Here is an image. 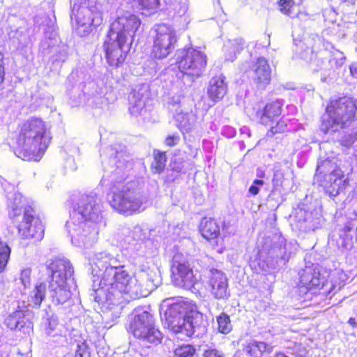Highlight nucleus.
Returning a JSON list of instances; mask_svg holds the SVG:
<instances>
[{
	"label": "nucleus",
	"mask_w": 357,
	"mask_h": 357,
	"mask_svg": "<svg viewBox=\"0 0 357 357\" xmlns=\"http://www.w3.org/2000/svg\"><path fill=\"white\" fill-rule=\"evenodd\" d=\"M71 282H49V293L54 305H62L71 297Z\"/></svg>",
	"instance_id": "5701e85b"
},
{
	"label": "nucleus",
	"mask_w": 357,
	"mask_h": 357,
	"mask_svg": "<svg viewBox=\"0 0 357 357\" xmlns=\"http://www.w3.org/2000/svg\"><path fill=\"white\" fill-rule=\"evenodd\" d=\"M307 222H308V220H307V218H305V219L304 220V223H307Z\"/></svg>",
	"instance_id": "338daca9"
},
{
	"label": "nucleus",
	"mask_w": 357,
	"mask_h": 357,
	"mask_svg": "<svg viewBox=\"0 0 357 357\" xmlns=\"http://www.w3.org/2000/svg\"><path fill=\"white\" fill-rule=\"evenodd\" d=\"M350 73L353 78L357 79V62L351 63L349 66Z\"/></svg>",
	"instance_id": "5fc2aeb1"
},
{
	"label": "nucleus",
	"mask_w": 357,
	"mask_h": 357,
	"mask_svg": "<svg viewBox=\"0 0 357 357\" xmlns=\"http://www.w3.org/2000/svg\"><path fill=\"white\" fill-rule=\"evenodd\" d=\"M218 329L223 334L229 333L231 330V324L229 317L225 313H221L217 317Z\"/></svg>",
	"instance_id": "e433bc0d"
},
{
	"label": "nucleus",
	"mask_w": 357,
	"mask_h": 357,
	"mask_svg": "<svg viewBox=\"0 0 357 357\" xmlns=\"http://www.w3.org/2000/svg\"><path fill=\"white\" fill-rule=\"evenodd\" d=\"M45 333L48 336L54 337L59 335L61 333L58 317L52 314L48 317L45 324Z\"/></svg>",
	"instance_id": "f704fd0d"
},
{
	"label": "nucleus",
	"mask_w": 357,
	"mask_h": 357,
	"mask_svg": "<svg viewBox=\"0 0 357 357\" xmlns=\"http://www.w3.org/2000/svg\"><path fill=\"white\" fill-rule=\"evenodd\" d=\"M282 102L276 100L267 104L264 108L261 114V123L271 126L275 118L278 117L282 111Z\"/></svg>",
	"instance_id": "cd10ccee"
},
{
	"label": "nucleus",
	"mask_w": 357,
	"mask_h": 357,
	"mask_svg": "<svg viewBox=\"0 0 357 357\" xmlns=\"http://www.w3.org/2000/svg\"><path fill=\"white\" fill-rule=\"evenodd\" d=\"M149 97V89L146 84L135 86L129 95V111L130 114L137 116L145 112Z\"/></svg>",
	"instance_id": "4be33fe9"
},
{
	"label": "nucleus",
	"mask_w": 357,
	"mask_h": 357,
	"mask_svg": "<svg viewBox=\"0 0 357 357\" xmlns=\"http://www.w3.org/2000/svg\"><path fill=\"white\" fill-rule=\"evenodd\" d=\"M348 323L353 327H357V319L356 318H350Z\"/></svg>",
	"instance_id": "4d7b16f0"
},
{
	"label": "nucleus",
	"mask_w": 357,
	"mask_h": 357,
	"mask_svg": "<svg viewBox=\"0 0 357 357\" xmlns=\"http://www.w3.org/2000/svg\"><path fill=\"white\" fill-rule=\"evenodd\" d=\"M180 140L178 135H169L165 139V144L169 146H174L176 145Z\"/></svg>",
	"instance_id": "603ef678"
},
{
	"label": "nucleus",
	"mask_w": 357,
	"mask_h": 357,
	"mask_svg": "<svg viewBox=\"0 0 357 357\" xmlns=\"http://www.w3.org/2000/svg\"><path fill=\"white\" fill-rule=\"evenodd\" d=\"M131 43L119 36L108 33L103 44L105 58L111 66L117 67L122 64L130 50Z\"/></svg>",
	"instance_id": "2eb2a0df"
},
{
	"label": "nucleus",
	"mask_w": 357,
	"mask_h": 357,
	"mask_svg": "<svg viewBox=\"0 0 357 357\" xmlns=\"http://www.w3.org/2000/svg\"><path fill=\"white\" fill-rule=\"evenodd\" d=\"M103 226L71 215L66 224L72 244L83 248H91L97 242L99 230Z\"/></svg>",
	"instance_id": "6e6552de"
},
{
	"label": "nucleus",
	"mask_w": 357,
	"mask_h": 357,
	"mask_svg": "<svg viewBox=\"0 0 357 357\" xmlns=\"http://www.w3.org/2000/svg\"><path fill=\"white\" fill-rule=\"evenodd\" d=\"M222 135L231 138L235 136L236 135V130L231 126H225L222 128Z\"/></svg>",
	"instance_id": "8fccbe9b"
},
{
	"label": "nucleus",
	"mask_w": 357,
	"mask_h": 357,
	"mask_svg": "<svg viewBox=\"0 0 357 357\" xmlns=\"http://www.w3.org/2000/svg\"><path fill=\"white\" fill-rule=\"evenodd\" d=\"M344 1L352 5L354 4L356 0H344Z\"/></svg>",
	"instance_id": "680f3d73"
},
{
	"label": "nucleus",
	"mask_w": 357,
	"mask_h": 357,
	"mask_svg": "<svg viewBox=\"0 0 357 357\" xmlns=\"http://www.w3.org/2000/svg\"><path fill=\"white\" fill-rule=\"evenodd\" d=\"M317 42H318L319 43H321L320 39H319V38H318V39H317Z\"/></svg>",
	"instance_id": "774afa93"
},
{
	"label": "nucleus",
	"mask_w": 357,
	"mask_h": 357,
	"mask_svg": "<svg viewBox=\"0 0 357 357\" xmlns=\"http://www.w3.org/2000/svg\"><path fill=\"white\" fill-rule=\"evenodd\" d=\"M45 295L46 285L44 283L36 285L29 296V305L33 307H39L45 299Z\"/></svg>",
	"instance_id": "2f4dec72"
},
{
	"label": "nucleus",
	"mask_w": 357,
	"mask_h": 357,
	"mask_svg": "<svg viewBox=\"0 0 357 357\" xmlns=\"http://www.w3.org/2000/svg\"><path fill=\"white\" fill-rule=\"evenodd\" d=\"M227 92L225 77L223 75L213 77L209 82L207 93L211 100L217 102L221 100Z\"/></svg>",
	"instance_id": "a878e982"
},
{
	"label": "nucleus",
	"mask_w": 357,
	"mask_h": 357,
	"mask_svg": "<svg viewBox=\"0 0 357 357\" xmlns=\"http://www.w3.org/2000/svg\"><path fill=\"white\" fill-rule=\"evenodd\" d=\"M105 87L103 83L98 84L92 81L84 86V91L87 96L89 104L96 107H102L107 104V98L104 96Z\"/></svg>",
	"instance_id": "b1692460"
},
{
	"label": "nucleus",
	"mask_w": 357,
	"mask_h": 357,
	"mask_svg": "<svg viewBox=\"0 0 357 357\" xmlns=\"http://www.w3.org/2000/svg\"><path fill=\"white\" fill-rule=\"evenodd\" d=\"M337 162L335 157L320 158L314 176V179L331 197L340 195L349 184L342 171L337 167Z\"/></svg>",
	"instance_id": "0eeeda50"
},
{
	"label": "nucleus",
	"mask_w": 357,
	"mask_h": 357,
	"mask_svg": "<svg viewBox=\"0 0 357 357\" xmlns=\"http://www.w3.org/2000/svg\"><path fill=\"white\" fill-rule=\"evenodd\" d=\"M165 162L166 157L165 153L161 152H155L154 160L151 164V168L155 173H160L164 169Z\"/></svg>",
	"instance_id": "4c0bfd02"
},
{
	"label": "nucleus",
	"mask_w": 357,
	"mask_h": 357,
	"mask_svg": "<svg viewBox=\"0 0 357 357\" xmlns=\"http://www.w3.org/2000/svg\"><path fill=\"white\" fill-rule=\"evenodd\" d=\"M347 223L344 227V236L343 237L342 246L349 250L353 247V238L351 236L347 234L357 222V213L355 210L348 211L346 213Z\"/></svg>",
	"instance_id": "c85d7f7f"
},
{
	"label": "nucleus",
	"mask_w": 357,
	"mask_h": 357,
	"mask_svg": "<svg viewBox=\"0 0 357 357\" xmlns=\"http://www.w3.org/2000/svg\"><path fill=\"white\" fill-rule=\"evenodd\" d=\"M272 347L263 342H252L245 347V351L251 357H261L264 353L270 354Z\"/></svg>",
	"instance_id": "473e14b6"
},
{
	"label": "nucleus",
	"mask_w": 357,
	"mask_h": 357,
	"mask_svg": "<svg viewBox=\"0 0 357 357\" xmlns=\"http://www.w3.org/2000/svg\"><path fill=\"white\" fill-rule=\"evenodd\" d=\"M56 43V40L55 38H47L41 41L40 45V50L43 52V54L48 53V50L50 47H53Z\"/></svg>",
	"instance_id": "c03bdc74"
},
{
	"label": "nucleus",
	"mask_w": 357,
	"mask_h": 357,
	"mask_svg": "<svg viewBox=\"0 0 357 357\" xmlns=\"http://www.w3.org/2000/svg\"><path fill=\"white\" fill-rule=\"evenodd\" d=\"M285 181L284 172L282 169H275L273 173L272 183L274 189L276 190L283 185Z\"/></svg>",
	"instance_id": "79ce46f5"
},
{
	"label": "nucleus",
	"mask_w": 357,
	"mask_h": 357,
	"mask_svg": "<svg viewBox=\"0 0 357 357\" xmlns=\"http://www.w3.org/2000/svg\"><path fill=\"white\" fill-rule=\"evenodd\" d=\"M107 0H75L71 8V20L75 21V31L81 37L91 31V26L102 22V2Z\"/></svg>",
	"instance_id": "39448f33"
},
{
	"label": "nucleus",
	"mask_w": 357,
	"mask_h": 357,
	"mask_svg": "<svg viewBox=\"0 0 357 357\" xmlns=\"http://www.w3.org/2000/svg\"><path fill=\"white\" fill-rule=\"evenodd\" d=\"M50 140L46 123L40 118H29L20 127L15 154L23 160L38 161Z\"/></svg>",
	"instance_id": "7ed1b4c3"
},
{
	"label": "nucleus",
	"mask_w": 357,
	"mask_h": 357,
	"mask_svg": "<svg viewBox=\"0 0 357 357\" xmlns=\"http://www.w3.org/2000/svg\"><path fill=\"white\" fill-rule=\"evenodd\" d=\"M195 353V349L190 344H184L175 349L174 357H192Z\"/></svg>",
	"instance_id": "ea45409f"
},
{
	"label": "nucleus",
	"mask_w": 357,
	"mask_h": 357,
	"mask_svg": "<svg viewBox=\"0 0 357 357\" xmlns=\"http://www.w3.org/2000/svg\"><path fill=\"white\" fill-rule=\"evenodd\" d=\"M68 57V53L66 49L59 50V52L53 57V63H57L60 66L61 63L66 61Z\"/></svg>",
	"instance_id": "de8ad7c7"
},
{
	"label": "nucleus",
	"mask_w": 357,
	"mask_h": 357,
	"mask_svg": "<svg viewBox=\"0 0 357 357\" xmlns=\"http://www.w3.org/2000/svg\"><path fill=\"white\" fill-rule=\"evenodd\" d=\"M176 63L182 76L186 75L197 77L202 75L206 65V57L198 50L183 49L177 51Z\"/></svg>",
	"instance_id": "f8f14e48"
},
{
	"label": "nucleus",
	"mask_w": 357,
	"mask_h": 357,
	"mask_svg": "<svg viewBox=\"0 0 357 357\" xmlns=\"http://www.w3.org/2000/svg\"><path fill=\"white\" fill-rule=\"evenodd\" d=\"M264 185V181L261 179H255L249 188V192L252 195H256L259 191L261 186Z\"/></svg>",
	"instance_id": "09e8293b"
},
{
	"label": "nucleus",
	"mask_w": 357,
	"mask_h": 357,
	"mask_svg": "<svg viewBox=\"0 0 357 357\" xmlns=\"http://www.w3.org/2000/svg\"><path fill=\"white\" fill-rule=\"evenodd\" d=\"M153 54L158 59H163L174 49L177 38L175 30L169 25L162 24L155 26Z\"/></svg>",
	"instance_id": "ddd939ff"
},
{
	"label": "nucleus",
	"mask_w": 357,
	"mask_h": 357,
	"mask_svg": "<svg viewBox=\"0 0 357 357\" xmlns=\"http://www.w3.org/2000/svg\"><path fill=\"white\" fill-rule=\"evenodd\" d=\"M257 176L259 178H264L265 176V172L263 169H257Z\"/></svg>",
	"instance_id": "13d9d810"
},
{
	"label": "nucleus",
	"mask_w": 357,
	"mask_h": 357,
	"mask_svg": "<svg viewBox=\"0 0 357 357\" xmlns=\"http://www.w3.org/2000/svg\"><path fill=\"white\" fill-rule=\"evenodd\" d=\"M9 215L15 218L19 215L22 211V195L20 193L12 194L8 197Z\"/></svg>",
	"instance_id": "c9c22d12"
},
{
	"label": "nucleus",
	"mask_w": 357,
	"mask_h": 357,
	"mask_svg": "<svg viewBox=\"0 0 357 357\" xmlns=\"http://www.w3.org/2000/svg\"><path fill=\"white\" fill-rule=\"evenodd\" d=\"M241 133H246L248 136L250 135V130L247 127H243L241 128Z\"/></svg>",
	"instance_id": "052dcab7"
},
{
	"label": "nucleus",
	"mask_w": 357,
	"mask_h": 357,
	"mask_svg": "<svg viewBox=\"0 0 357 357\" xmlns=\"http://www.w3.org/2000/svg\"><path fill=\"white\" fill-rule=\"evenodd\" d=\"M141 26V20L136 15L126 12L117 17L110 26L109 33L132 44L134 36Z\"/></svg>",
	"instance_id": "4468645a"
},
{
	"label": "nucleus",
	"mask_w": 357,
	"mask_h": 357,
	"mask_svg": "<svg viewBox=\"0 0 357 357\" xmlns=\"http://www.w3.org/2000/svg\"><path fill=\"white\" fill-rule=\"evenodd\" d=\"M208 279V290L215 298L225 299L229 297L228 280L224 273L218 269H211Z\"/></svg>",
	"instance_id": "412c9836"
},
{
	"label": "nucleus",
	"mask_w": 357,
	"mask_h": 357,
	"mask_svg": "<svg viewBox=\"0 0 357 357\" xmlns=\"http://www.w3.org/2000/svg\"><path fill=\"white\" fill-rule=\"evenodd\" d=\"M188 9V6L186 3V0H185V2H183L182 3V5L181 6V7H180L179 10L177 11V13L179 15H183L187 12Z\"/></svg>",
	"instance_id": "6e6d98bb"
},
{
	"label": "nucleus",
	"mask_w": 357,
	"mask_h": 357,
	"mask_svg": "<svg viewBox=\"0 0 357 357\" xmlns=\"http://www.w3.org/2000/svg\"><path fill=\"white\" fill-rule=\"evenodd\" d=\"M262 108V105H259V102H257L255 105L246 107L245 113L250 119L259 121L261 123Z\"/></svg>",
	"instance_id": "58836bf2"
},
{
	"label": "nucleus",
	"mask_w": 357,
	"mask_h": 357,
	"mask_svg": "<svg viewBox=\"0 0 357 357\" xmlns=\"http://www.w3.org/2000/svg\"><path fill=\"white\" fill-rule=\"evenodd\" d=\"M181 77H177V79H176V85L177 86H180L181 84H182V82L179 80Z\"/></svg>",
	"instance_id": "e2e57ef3"
},
{
	"label": "nucleus",
	"mask_w": 357,
	"mask_h": 357,
	"mask_svg": "<svg viewBox=\"0 0 357 357\" xmlns=\"http://www.w3.org/2000/svg\"><path fill=\"white\" fill-rule=\"evenodd\" d=\"M217 251H218V252H222V251H223V248H222V247H221V248H217Z\"/></svg>",
	"instance_id": "69168bd1"
},
{
	"label": "nucleus",
	"mask_w": 357,
	"mask_h": 357,
	"mask_svg": "<svg viewBox=\"0 0 357 357\" xmlns=\"http://www.w3.org/2000/svg\"><path fill=\"white\" fill-rule=\"evenodd\" d=\"M31 270L29 268L21 271L20 280L24 289L29 287L31 284Z\"/></svg>",
	"instance_id": "37998d69"
},
{
	"label": "nucleus",
	"mask_w": 357,
	"mask_h": 357,
	"mask_svg": "<svg viewBox=\"0 0 357 357\" xmlns=\"http://www.w3.org/2000/svg\"><path fill=\"white\" fill-rule=\"evenodd\" d=\"M33 312L26 307H19L5 318L4 324L12 331H19L29 335L33 331Z\"/></svg>",
	"instance_id": "aec40b11"
},
{
	"label": "nucleus",
	"mask_w": 357,
	"mask_h": 357,
	"mask_svg": "<svg viewBox=\"0 0 357 357\" xmlns=\"http://www.w3.org/2000/svg\"><path fill=\"white\" fill-rule=\"evenodd\" d=\"M103 165L108 162L111 167L107 172L110 174L104 175L102 179L108 177L110 190L107 195L109 205L119 213L132 215L141 213L147 207V199L135 188L133 181L125 183L128 170L132 168L130 155L122 144H115L107 147L100 153Z\"/></svg>",
	"instance_id": "f03ea898"
},
{
	"label": "nucleus",
	"mask_w": 357,
	"mask_h": 357,
	"mask_svg": "<svg viewBox=\"0 0 357 357\" xmlns=\"http://www.w3.org/2000/svg\"><path fill=\"white\" fill-rule=\"evenodd\" d=\"M195 116L192 113H181L176 116L180 129L185 132L190 131L195 124Z\"/></svg>",
	"instance_id": "72a5a7b5"
},
{
	"label": "nucleus",
	"mask_w": 357,
	"mask_h": 357,
	"mask_svg": "<svg viewBox=\"0 0 357 357\" xmlns=\"http://www.w3.org/2000/svg\"><path fill=\"white\" fill-rule=\"evenodd\" d=\"M200 232L206 239H215L220 234V228L211 218H204L200 224Z\"/></svg>",
	"instance_id": "c756f323"
},
{
	"label": "nucleus",
	"mask_w": 357,
	"mask_h": 357,
	"mask_svg": "<svg viewBox=\"0 0 357 357\" xmlns=\"http://www.w3.org/2000/svg\"><path fill=\"white\" fill-rule=\"evenodd\" d=\"M103 206L101 199L94 192L83 195L77 203V208L70 214L84 221L105 226L103 218Z\"/></svg>",
	"instance_id": "9b49d317"
},
{
	"label": "nucleus",
	"mask_w": 357,
	"mask_h": 357,
	"mask_svg": "<svg viewBox=\"0 0 357 357\" xmlns=\"http://www.w3.org/2000/svg\"><path fill=\"white\" fill-rule=\"evenodd\" d=\"M91 274L100 279L95 290V301L101 305L105 316L119 317L122 304L130 300L147 296L150 291L144 288L119 260L106 252H98L89 259Z\"/></svg>",
	"instance_id": "f257e3e1"
},
{
	"label": "nucleus",
	"mask_w": 357,
	"mask_h": 357,
	"mask_svg": "<svg viewBox=\"0 0 357 357\" xmlns=\"http://www.w3.org/2000/svg\"><path fill=\"white\" fill-rule=\"evenodd\" d=\"M46 268L50 273V282H71L75 284L74 270L70 261L64 257H56L47 261Z\"/></svg>",
	"instance_id": "6ab92c4d"
},
{
	"label": "nucleus",
	"mask_w": 357,
	"mask_h": 357,
	"mask_svg": "<svg viewBox=\"0 0 357 357\" xmlns=\"http://www.w3.org/2000/svg\"><path fill=\"white\" fill-rule=\"evenodd\" d=\"M356 101L349 97L331 100L322 116L320 129L324 133L338 131L349 125L356 112Z\"/></svg>",
	"instance_id": "20e7f679"
},
{
	"label": "nucleus",
	"mask_w": 357,
	"mask_h": 357,
	"mask_svg": "<svg viewBox=\"0 0 357 357\" xmlns=\"http://www.w3.org/2000/svg\"><path fill=\"white\" fill-rule=\"evenodd\" d=\"M322 45L324 48L317 52H314V48H307L301 54L303 59L310 60L311 68L314 71H319L332 66L331 65L332 59L335 61L337 67H340L344 63L346 56L343 52L335 49L329 42L324 41Z\"/></svg>",
	"instance_id": "1a4fd4ad"
},
{
	"label": "nucleus",
	"mask_w": 357,
	"mask_h": 357,
	"mask_svg": "<svg viewBox=\"0 0 357 357\" xmlns=\"http://www.w3.org/2000/svg\"><path fill=\"white\" fill-rule=\"evenodd\" d=\"M183 97L181 95L174 96L171 98L169 105L172 107L181 106Z\"/></svg>",
	"instance_id": "864d4df0"
},
{
	"label": "nucleus",
	"mask_w": 357,
	"mask_h": 357,
	"mask_svg": "<svg viewBox=\"0 0 357 357\" xmlns=\"http://www.w3.org/2000/svg\"><path fill=\"white\" fill-rule=\"evenodd\" d=\"M302 228L306 231L314 230V229H315V227L312 225H305V226L301 225V229H302Z\"/></svg>",
	"instance_id": "bf43d9fd"
},
{
	"label": "nucleus",
	"mask_w": 357,
	"mask_h": 357,
	"mask_svg": "<svg viewBox=\"0 0 357 357\" xmlns=\"http://www.w3.org/2000/svg\"><path fill=\"white\" fill-rule=\"evenodd\" d=\"M201 319V314L194 311L188 312L185 304L182 303L172 304L162 317L163 324L169 330L186 337L195 333Z\"/></svg>",
	"instance_id": "423d86ee"
},
{
	"label": "nucleus",
	"mask_w": 357,
	"mask_h": 357,
	"mask_svg": "<svg viewBox=\"0 0 357 357\" xmlns=\"http://www.w3.org/2000/svg\"><path fill=\"white\" fill-rule=\"evenodd\" d=\"M172 280L177 287L190 289L194 287L197 278L188 261L181 259L179 255H174L172 265Z\"/></svg>",
	"instance_id": "f3484780"
},
{
	"label": "nucleus",
	"mask_w": 357,
	"mask_h": 357,
	"mask_svg": "<svg viewBox=\"0 0 357 357\" xmlns=\"http://www.w3.org/2000/svg\"><path fill=\"white\" fill-rule=\"evenodd\" d=\"M280 10L284 15L291 17H294L293 9L294 8V1L293 0H280L278 2Z\"/></svg>",
	"instance_id": "a19ab883"
},
{
	"label": "nucleus",
	"mask_w": 357,
	"mask_h": 357,
	"mask_svg": "<svg viewBox=\"0 0 357 357\" xmlns=\"http://www.w3.org/2000/svg\"><path fill=\"white\" fill-rule=\"evenodd\" d=\"M321 284L323 279L320 278L319 272L314 266H306L300 273V291H307L319 287Z\"/></svg>",
	"instance_id": "393cba45"
},
{
	"label": "nucleus",
	"mask_w": 357,
	"mask_h": 357,
	"mask_svg": "<svg viewBox=\"0 0 357 357\" xmlns=\"http://www.w3.org/2000/svg\"><path fill=\"white\" fill-rule=\"evenodd\" d=\"M271 132L273 134H275L277 132H284L285 130L287 125L283 121H277V124L275 126H273L272 124L271 125Z\"/></svg>",
	"instance_id": "3c124183"
},
{
	"label": "nucleus",
	"mask_w": 357,
	"mask_h": 357,
	"mask_svg": "<svg viewBox=\"0 0 357 357\" xmlns=\"http://www.w3.org/2000/svg\"><path fill=\"white\" fill-rule=\"evenodd\" d=\"M204 357H225L222 351L214 347H208L204 350Z\"/></svg>",
	"instance_id": "a18cd8bd"
},
{
	"label": "nucleus",
	"mask_w": 357,
	"mask_h": 357,
	"mask_svg": "<svg viewBox=\"0 0 357 357\" xmlns=\"http://www.w3.org/2000/svg\"><path fill=\"white\" fill-rule=\"evenodd\" d=\"M255 82L259 87L264 88L271 80V69L268 61L264 58H259L255 64Z\"/></svg>",
	"instance_id": "bb28decb"
},
{
	"label": "nucleus",
	"mask_w": 357,
	"mask_h": 357,
	"mask_svg": "<svg viewBox=\"0 0 357 357\" xmlns=\"http://www.w3.org/2000/svg\"><path fill=\"white\" fill-rule=\"evenodd\" d=\"M143 8L147 10H155L159 6V0H138Z\"/></svg>",
	"instance_id": "49530a36"
},
{
	"label": "nucleus",
	"mask_w": 357,
	"mask_h": 357,
	"mask_svg": "<svg viewBox=\"0 0 357 357\" xmlns=\"http://www.w3.org/2000/svg\"><path fill=\"white\" fill-rule=\"evenodd\" d=\"M268 243L269 241L267 240L264 249L268 250L270 257L276 259L277 263L279 260L284 264L287 261L290 257L296 253L298 246L296 241L287 243L284 236L277 234L272 237L271 245Z\"/></svg>",
	"instance_id": "dca6fc26"
},
{
	"label": "nucleus",
	"mask_w": 357,
	"mask_h": 357,
	"mask_svg": "<svg viewBox=\"0 0 357 357\" xmlns=\"http://www.w3.org/2000/svg\"><path fill=\"white\" fill-rule=\"evenodd\" d=\"M18 233L24 239L35 238L40 241L43 238V225L40 218L35 215L32 208L24 209L23 220L18 226Z\"/></svg>",
	"instance_id": "a211bd4d"
},
{
	"label": "nucleus",
	"mask_w": 357,
	"mask_h": 357,
	"mask_svg": "<svg viewBox=\"0 0 357 357\" xmlns=\"http://www.w3.org/2000/svg\"><path fill=\"white\" fill-rule=\"evenodd\" d=\"M243 48V41L242 39L238 38L227 40L223 46L225 60L234 61L236 58V54H239Z\"/></svg>",
	"instance_id": "7c9ffc66"
},
{
	"label": "nucleus",
	"mask_w": 357,
	"mask_h": 357,
	"mask_svg": "<svg viewBox=\"0 0 357 357\" xmlns=\"http://www.w3.org/2000/svg\"><path fill=\"white\" fill-rule=\"evenodd\" d=\"M129 330L144 342L158 344L162 337L161 332L155 327L152 315L146 311H141L135 315Z\"/></svg>",
	"instance_id": "9d476101"
},
{
	"label": "nucleus",
	"mask_w": 357,
	"mask_h": 357,
	"mask_svg": "<svg viewBox=\"0 0 357 357\" xmlns=\"http://www.w3.org/2000/svg\"><path fill=\"white\" fill-rule=\"evenodd\" d=\"M276 357H288V356L284 355L283 354H277Z\"/></svg>",
	"instance_id": "0e129e2a"
}]
</instances>
